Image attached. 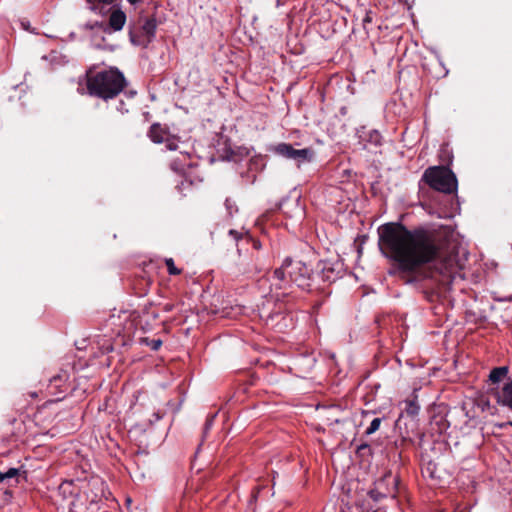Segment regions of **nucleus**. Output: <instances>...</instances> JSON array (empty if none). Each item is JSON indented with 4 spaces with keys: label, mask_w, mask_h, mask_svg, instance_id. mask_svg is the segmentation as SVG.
Instances as JSON below:
<instances>
[{
    "label": "nucleus",
    "mask_w": 512,
    "mask_h": 512,
    "mask_svg": "<svg viewBox=\"0 0 512 512\" xmlns=\"http://www.w3.org/2000/svg\"><path fill=\"white\" fill-rule=\"evenodd\" d=\"M424 181L432 189L452 194L457 190V178L451 169L445 166H432L425 170L422 175Z\"/></svg>",
    "instance_id": "20e7f679"
},
{
    "label": "nucleus",
    "mask_w": 512,
    "mask_h": 512,
    "mask_svg": "<svg viewBox=\"0 0 512 512\" xmlns=\"http://www.w3.org/2000/svg\"><path fill=\"white\" fill-rule=\"evenodd\" d=\"M68 376L66 373L57 374L50 378V386H54L55 388H60L62 384H64L67 380Z\"/></svg>",
    "instance_id": "a211bd4d"
},
{
    "label": "nucleus",
    "mask_w": 512,
    "mask_h": 512,
    "mask_svg": "<svg viewBox=\"0 0 512 512\" xmlns=\"http://www.w3.org/2000/svg\"><path fill=\"white\" fill-rule=\"evenodd\" d=\"M274 150L277 154L287 159H292L299 164L311 161L314 155L311 148L295 149L291 144L287 143L278 144Z\"/></svg>",
    "instance_id": "423d86ee"
},
{
    "label": "nucleus",
    "mask_w": 512,
    "mask_h": 512,
    "mask_svg": "<svg viewBox=\"0 0 512 512\" xmlns=\"http://www.w3.org/2000/svg\"><path fill=\"white\" fill-rule=\"evenodd\" d=\"M262 266L258 265L253 257L250 258V261L247 259H243L236 265V275H246L248 277H252L253 275L260 273L262 271Z\"/></svg>",
    "instance_id": "9b49d317"
},
{
    "label": "nucleus",
    "mask_w": 512,
    "mask_h": 512,
    "mask_svg": "<svg viewBox=\"0 0 512 512\" xmlns=\"http://www.w3.org/2000/svg\"><path fill=\"white\" fill-rule=\"evenodd\" d=\"M127 86L122 72L117 68L87 73L86 88L90 96L108 101L116 98Z\"/></svg>",
    "instance_id": "7ed1b4c3"
},
{
    "label": "nucleus",
    "mask_w": 512,
    "mask_h": 512,
    "mask_svg": "<svg viewBox=\"0 0 512 512\" xmlns=\"http://www.w3.org/2000/svg\"><path fill=\"white\" fill-rule=\"evenodd\" d=\"M229 234L233 235L236 239L242 238V236L236 230H230Z\"/></svg>",
    "instance_id": "cd10ccee"
},
{
    "label": "nucleus",
    "mask_w": 512,
    "mask_h": 512,
    "mask_svg": "<svg viewBox=\"0 0 512 512\" xmlns=\"http://www.w3.org/2000/svg\"><path fill=\"white\" fill-rule=\"evenodd\" d=\"M141 343L149 346L153 351H157L162 346L161 339H150L148 337L141 338Z\"/></svg>",
    "instance_id": "f3484780"
},
{
    "label": "nucleus",
    "mask_w": 512,
    "mask_h": 512,
    "mask_svg": "<svg viewBox=\"0 0 512 512\" xmlns=\"http://www.w3.org/2000/svg\"><path fill=\"white\" fill-rule=\"evenodd\" d=\"M156 29H157V21H156L155 16L146 18V20L144 21V23L142 25V31H143L144 35L146 36L145 45H147L154 39L155 34H156Z\"/></svg>",
    "instance_id": "ddd939ff"
},
{
    "label": "nucleus",
    "mask_w": 512,
    "mask_h": 512,
    "mask_svg": "<svg viewBox=\"0 0 512 512\" xmlns=\"http://www.w3.org/2000/svg\"><path fill=\"white\" fill-rule=\"evenodd\" d=\"M247 242H250L254 249L259 250L261 248V242L251 237H246Z\"/></svg>",
    "instance_id": "b1692460"
},
{
    "label": "nucleus",
    "mask_w": 512,
    "mask_h": 512,
    "mask_svg": "<svg viewBox=\"0 0 512 512\" xmlns=\"http://www.w3.org/2000/svg\"><path fill=\"white\" fill-rule=\"evenodd\" d=\"M169 128L160 123H153L148 131V137L154 143L161 144L167 141L170 136Z\"/></svg>",
    "instance_id": "9d476101"
},
{
    "label": "nucleus",
    "mask_w": 512,
    "mask_h": 512,
    "mask_svg": "<svg viewBox=\"0 0 512 512\" xmlns=\"http://www.w3.org/2000/svg\"><path fill=\"white\" fill-rule=\"evenodd\" d=\"M173 308H174V305H173V304L167 303V304H165V306H164V308H163V309H164V311H166V312H170V311H172V310H173Z\"/></svg>",
    "instance_id": "bb28decb"
},
{
    "label": "nucleus",
    "mask_w": 512,
    "mask_h": 512,
    "mask_svg": "<svg viewBox=\"0 0 512 512\" xmlns=\"http://www.w3.org/2000/svg\"><path fill=\"white\" fill-rule=\"evenodd\" d=\"M130 39H131L132 43H136L135 37L131 32H130Z\"/></svg>",
    "instance_id": "72a5a7b5"
},
{
    "label": "nucleus",
    "mask_w": 512,
    "mask_h": 512,
    "mask_svg": "<svg viewBox=\"0 0 512 512\" xmlns=\"http://www.w3.org/2000/svg\"><path fill=\"white\" fill-rule=\"evenodd\" d=\"M86 500L89 505L87 510L89 512H99L104 505V483L102 481H95L89 484V490L85 492Z\"/></svg>",
    "instance_id": "0eeeda50"
},
{
    "label": "nucleus",
    "mask_w": 512,
    "mask_h": 512,
    "mask_svg": "<svg viewBox=\"0 0 512 512\" xmlns=\"http://www.w3.org/2000/svg\"><path fill=\"white\" fill-rule=\"evenodd\" d=\"M153 416L155 417L156 421L162 418V415H160L159 413H154Z\"/></svg>",
    "instance_id": "2f4dec72"
},
{
    "label": "nucleus",
    "mask_w": 512,
    "mask_h": 512,
    "mask_svg": "<svg viewBox=\"0 0 512 512\" xmlns=\"http://www.w3.org/2000/svg\"><path fill=\"white\" fill-rule=\"evenodd\" d=\"M126 23V14L120 10H114L109 17V26L114 31H120Z\"/></svg>",
    "instance_id": "f8f14e48"
},
{
    "label": "nucleus",
    "mask_w": 512,
    "mask_h": 512,
    "mask_svg": "<svg viewBox=\"0 0 512 512\" xmlns=\"http://www.w3.org/2000/svg\"><path fill=\"white\" fill-rule=\"evenodd\" d=\"M419 410H420V407L415 401L410 400V401L406 402L405 411H406L407 415L414 417V416L418 415Z\"/></svg>",
    "instance_id": "6ab92c4d"
},
{
    "label": "nucleus",
    "mask_w": 512,
    "mask_h": 512,
    "mask_svg": "<svg viewBox=\"0 0 512 512\" xmlns=\"http://www.w3.org/2000/svg\"><path fill=\"white\" fill-rule=\"evenodd\" d=\"M281 315H282V314H281V313H279V312H278V313H275V314H269V315L267 316V319H266V324H269V322H271V323H272L275 317H279V316H281Z\"/></svg>",
    "instance_id": "a878e982"
},
{
    "label": "nucleus",
    "mask_w": 512,
    "mask_h": 512,
    "mask_svg": "<svg viewBox=\"0 0 512 512\" xmlns=\"http://www.w3.org/2000/svg\"><path fill=\"white\" fill-rule=\"evenodd\" d=\"M151 283H152V281L150 279L145 280V285L146 286H150Z\"/></svg>",
    "instance_id": "f704fd0d"
},
{
    "label": "nucleus",
    "mask_w": 512,
    "mask_h": 512,
    "mask_svg": "<svg viewBox=\"0 0 512 512\" xmlns=\"http://www.w3.org/2000/svg\"><path fill=\"white\" fill-rule=\"evenodd\" d=\"M165 264L167 266V270H168V273L170 275H179L181 274V270L178 269L175 264H174V260L172 258H166L165 259Z\"/></svg>",
    "instance_id": "aec40b11"
},
{
    "label": "nucleus",
    "mask_w": 512,
    "mask_h": 512,
    "mask_svg": "<svg viewBox=\"0 0 512 512\" xmlns=\"http://www.w3.org/2000/svg\"><path fill=\"white\" fill-rule=\"evenodd\" d=\"M175 140H176V137L172 136L170 134L169 139H167V141L164 142V143H166V147L168 150L174 151L178 148V145L175 142Z\"/></svg>",
    "instance_id": "5701e85b"
},
{
    "label": "nucleus",
    "mask_w": 512,
    "mask_h": 512,
    "mask_svg": "<svg viewBox=\"0 0 512 512\" xmlns=\"http://www.w3.org/2000/svg\"><path fill=\"white\" fill-rule=\"evenodd\" d=\"M4 481H6V479H5V473H4V472H2V471H0V483H2V482H4Z\"/></svg>",
    "instance_id": "c85d7f7f"
},
{
    "label": "nucleus",
    "mask_w": 512,
    "mask_h": 512,
    "mask_svg": "<svg viewBox=\"0 0 512 512\" xmlns=\"http://www.w3.org/2000/svg\"><path fill=\"white\" fill-rule=\"evenodd\" d=\"M116 0H86V3L89 5V9L93 12H97L100 9V6H109L112 5Z\"/></svg>",
    "instance_id": "2eb2a0df"
},
{
    "label": "nucleus",
    "mask_w": 512,
    "mask_h": 512,
    "mask_svg": "<svg viewBox=\"0 0 512 512\" xmlns=\"http://www.w3.org/2000/svg\"><path fill=\"white\" fill-rule=\"evenodd\" d=\"M30 395H31V397H37V393L36 392H33Z\"/></svg>",
    "instance_id": "c9c22d12"
},
{
    "label": "nucleus",
    "mask_w": 512,
    "mask_h": 512,
    "mask_svg": "<svg viewBox=\"0 0 512 512\" xmlns=\"http://www.w3.org/2000/svg\"><path fill=\"white\" fill-rule=\"evenodd\" d=\"M171 169H173L174 171H179L177 165H176V162H172L171 163Z\"/></svg>",
    "instance_id": "c756f323"
},
{
    "label": "nucleus",
    "mask_w": 512,
    "mask_h": 512,
    "mask_svg": "<svg viewBox=\"0 0 512 512\" xmlns=\"http://www.w3.org/2000/svg\"><path fill=\"white\" fill-rule=\"evenodd\" d=\"M372 22V12L371 11H367L366 12V15L363 19V26L364 28L366 27V24L368 23H371Z\"/></svg>",
    "instance_id": "393cba45"
},
{
    "label": "nucleus",
    "mask_w": 512,
    "mask_h": 512,
    "mask_svg": "<svg viewBox=\"0 0 512 512\" xmlns=\"http://www.w3.org/2000/svg\"><path fill=\"white\" fill-rule=\"evenodd\" d=\"M498 404L506 406L512 410V379L507 382L501 390L490 389Z\"/></svg>",
    "instance_id": "1a4fd4ad"
},
{
    "label": "nucleus",
    "mask_w": 512,
    "mask_h": 512,
    "mask_svg": "<svg viewBox=\"0 0 512 512\" xmlns=\"http://www.w3.org/2000/svg\"><path fill=\"white\" fill-rule=\"evenodd\" d=\"M4 473H5V479L7 482H10L11 480H13L15 485L19 484L20 469L10 468Z\"/></svg>",
    "instance_id": "dca6fc26"
},
{
    "label": "nucleus",
    "mask_w": 512,
    "mask_h": 512,
    "mask_svg": "<svg viewBox=\"0 0 512 512\" xmlns=\"http://www.w3.org/2000/svg\"><path fill=\"white\" fill-rule=\"evenodd\" d=\"M315 275L301 260H293L287 257L279 268H276L271 278V286L276 290H282V296L293 293V285L302 290H310Z\"/></svg>",
    "instance_id": "f03ea898"
},
{
    "label": "nucleus",
    "mask_w": 512,
    "mask_h": 512,
    "mask_svg": "<svg viewBox=\"0 0 512 512\" xmlns=\"http://www.w3.org/2000/svg\"><path fill=\"white\" fill-rule=\"evenodd\" d=\"M381 422H382L381 418H374L372 420V422L370 423L369 427L366 429L365 434L371 435V434L375 433L379 429Z\"/></svg>",
    "instance_id": "412c9836"
},
{
    "label": "nucleus",
    "mask_w": 512,
    "mask_h": 512,
    "mask_svg": "<svg viewBox=\"0 0 512 512\" xmlns=\"http://www.w3.org/2000/svg\"><path fill=\"white\" fill-rule=\"evenodd\" d=\"M508 372L509 368L507 366L493 368L490 371L488 381L492 384H498L508 375Z\"/></svg>",
    "instance_id": "4468645a"
},
{
    "label": "nucleus",
    "mask_w": 512,
    "mask_h": 512,
    "mask_svg": "<svg viewBox=\"0 0 512 512\" xmlns=\"http://www.w3.org/2000/svg\"><path fill=\"white\" fill-rule=\"evenodd\" d=\"M5 495H8L9 497L12 496V492L9 489H6L4 492Z\"/></svg>",
    "instance_id": "473e14b6"
},
{
    "label": "nucleus",
    "mask_w": 512,
    "mask_h": 512,
    "mask_svg": "<svg viewBox=\"0 0 512 512\" xmlns=\"http://www.w3.org/2000/svg\"><path fill=\"white\" fill-rule=\"evenodd\" d=\"M356 453L363 457L365 455H371L372 451H371V447L369 444L367 443H362L361 445H359L356 449Z\"/></svg>",
    "instance_id": "4be33fe9"
},
{
    "label": "nucleus",
    "mask_w": 512,
    "mask_h": 512,
    "mask_svg": "<svg viewBox=\"0 0 512 512\" xmlns=\"http://www.w3.org/2000/svg\"><path fill=\"white\" fill-rule=\"evenodd\" d=\"M127 1H128L130 4L135 5V4L139 3V2H141L142 0H127Z\"/></svg>",
    "instance_id": "7c9ffc66"
},
{
    "label": "nucleus",
    "mask_w": 512,
    "mask_h": 512,
    "mask_svg": "<svg viewBox=\"0 0 512 512\" xmlns=\"http://www.w3.org/2000/svg\"><path fill=\"white\" fill-rule=\"evenodd\" d=\"M399 485V476L389 471L375 481L374 488L370 490L369 495L375 501L386 497L396 498L400 492Z\"/></svg>",
    "instance_id": "39448f33"
},
{
    "label": "nucleus",
    "mask_w": 512,
    "mask_h": 512,
    "mask_svg": "<svg viewBox=\"0 0 512 512\" xmlns=\"http://www.w3.org/2000/svg\"><path fill=\"white\" fill-rule=\"evenodd\" d=\"M378 247L393 261L390 275L406 284L432 280L448 288L458 268V252L450 237L422 227L409 230L400 222L378 227Z\"/></svg>",
    "instance_id": "f257e3e1"
},
{
    "label": "nucleus",
    "mask_w": 512,
    "mask_h": 512,
    "mask_svg": "<svg viewBox=\"0 0 512 512\" xmlns=\"http://www.w3.org/2000/svg\"><path fill=\"white\" fill-rule=\"evenodd\" d=\"M343 264L340 261L331 262L328 260L318 263L319 273L317 274L324 282H334L340 277Z\"/></svg>",
    "instance_id": "6e6552de"
}]
</instances>
